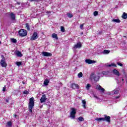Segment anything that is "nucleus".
<instances>
[{
	"mask_svg": "<svg viewBox=\"0 0 127 127\" xmlns=\"http://www.w3.org/2000/svg\"><path fill=\"white\" fill-rule=\"evenodd\" d=\"M33 107H34V98L31 97L29 99V111L30 113H32V109H33Z\"/></svg>",
	"mask_w": 127,
	"mask_h": 127,
	"instance_id": "f257e3e1",
	"label": "nucleus"
},
{
	"mask_svg": "<svg viewBox=\"0 0 127 127\" xmlns=\"http://www.w3.org/2000/svg\"><path fill=\"white\" fill-rule=\"evenodd\" d=\"M70 111H71L70 113L69 117H70V119L74 120L76 117V114L77 113V109L74 108H71Z\"/></svg>",
	"mask_w": 127,
	"mask_h": 127,
	"instance_id": "f03ea898",
	"label": "nucleus"
},
{
	"mask_svg": "<svg viewBox=\"0 0 127 127\" xmlns=\"http://www.w3.org/2000/svg\"><path fill=\"white\" fill-rule=\"evenodd\" d=\"M18 34L21 37H23L24 36H26L27 35V31L24 29H20L18 31Z\"/></svg>",
	"mask_w": 127,
	"mask_h": 127,
	"instance_id": "7ed1b4c3",
	"label": "nucleus"
},
{
	"mask_svg": "<svg viewBox=\"0 0 127 127\" xmlns=\"http://www.w3.org/2000/svg\"><path fill=\"white\" fill-rule=\"evenodd\" d=\"M1 57L2 59L1 60L0 64L1 67H6V66H7V64H6V63L5 62V58H4L3 55H1Z\"/></svg>",
	"mask_w": 127,
	"mask_h": 127,
	"instance_id": "20e7f679",
	"label": "nucleus"
},
{
	"mask_svg": "<svg viewBox=\"0 0 127 127\" xmlns=\"http://www.w3.org/2000/svg\"><path fill=\"white\" fill-rule=\"evenodd\" d=\"M46 100H47V98H46V95L43 93V95H42L41 99H40V103H45V102L46 101Z\"/></svg>",
	"mask_w": 127,
	"mask_h": 127,
	"instance_id": "39448f33",
	"label": "nucleus"
},
{
	"mask_svg": "<svg viewBox=\"0 0 127 127\" xmlns=\"http://www.w3.org/2000/svg\"><path fill=\"white\" fill-rule=\"evenodd\" d=\"M42 55L43 56H45L46 57H51V56H52V54L46 52H43L42 53Z\"/></svg>",
	"mask_w": 127,
	"mask_h": 127,
	"instance_id": "423d86ee",
	"label": "nucleus"
},
{
	"mask_svg": "<svg viewBox=\"0 0 127 127\" xmlns=\"http://www.w3.org/2000/svg\"><path fill=\"white\" fill-rule=\"evenodd\" d=\"M37 38H38V34L36 33V32H35L32 36L31 39V40H36V39H37Z\"/></svg>",
	"mask_w": 127,
	"mask_h": 127,
	"instance_id": "0eeeda50",
	"label": "nucleus"
},
{
	"mask_svg": "<svg viewBox=\"0 0 127 127\" xmlns=\"http://www.w3.org/2000/svg\"><path fill=\"white\" fill-rule=\"evenodd\" d=\"M91 78H94V81L98 82L100 79V76L98 75H95L94 74H92L91 75Z\"/></svg>",
	"mask_w": 127,
	"mask_h": 127,
	"instance_id": "6e6552de",
	"label": "nucleus"
},
{
	"mask_svg": "<svg viewBox=\"0 0 127 127\" xmlns=\"http://www.w3.org/2000/svg\"><path fill=\"white\" fill-rule=\"evenodd\" d=\"M85 62L87 64H93L94 63H96V61H93V60H90V59H86V60H85Z\"/></svg>",
	"mask_w": 127,
	"mask_h": 127,
	"instance_id": "1a4fd4ad",
	"label": "nucleus"
},
{
	"mask_svg": "<svg viewBox=\"0 0 127 127\" xmlns=\"http://www.w3.org/2000/svg\"><path fill=\"white\" fill-rule=\"evenodd\" d=\"M120 92L119 88H116L112 91V95H118Z\"/></svg>",
	"mask_w": 127,
	"mask_h": 127,
	"instance_id": "9d476101",
	"label": "nucleus"
},
{
	"mask_svg": "<svg viewBox=\"0 0 127 127\" xmlns=\"http://www.w3.org/2000/svg\"><path fill=\"white\" fill-rule=\"evenodd\" d=\"M97 90L102 91L103 93L105 92V88H103L101 85H97L96 87Z\"/></svg>",
	"mask_w": 127,
	"mask_h": 127,
	"instance_id": "9b49d317",
	"label": "nucleus"
},
{
	"mask_svg": "<svg viewBox=\"0 0 127 127\" xmlns=\"http://www.w3.org/2000/svg\"><path fill=\"white\" fill-rule=\"evenodd\" d=\"M107 122V123H111V117L105 115L104 118V122Z\"/></svg>",
	"mask_w": 127,
	"mask_h": 127,
	"instance_id": "f8f14e48",
	"label": "nucleus"
},
{
	"mask_svg": "<svg viewBox=\"0 0 127 127\" xmlns=\"http://www.w3.org/2000/svg\"><path fill=\"white\" fill-rule=\"evenodd\" d=\"M81 47H82V44L80 42L74 45L73 47L75 49H77V48H81Z\"/></svg>",
	"mask_w": 127,
	"mask_h": 127,
	"instance_id": "ddd939ff",
	"label": "nucleus"
},
{
	"mask_svg": "<svg viewBox=\"0 0 127 127\" xmlns=\"http://www.w3.org/2000/svg\"><path fill=\"white\" fill-rule=\"evenodd\" d=\"M9 15L11 20H15V14H14L13 13L11 12L9 14Z\"/></svg>",
	"mask_w": 127,
	"mask_h": 127,
	"instance_id": "4468645a",
	"label": "nucleus"
},
{
	"mask_svg": "<svg viewBox=\"0 0 127 127\" xmlns=\"http://www.w3.org/2000/svg\"><path fill=\"white\" fill-rule=\"evenodd\" d=\"M71 87L72 89H79V85L77 84L72 83Z\"/></svg>",
	"mask_w": 127,
	"mask_h": 127,
	"instance_id": "2eb2a0df",
	"label": "nucleus"
},
{
	"mask_svg": "<svg viewBox=\"0 0 127 127\" xmlns=\"http://www.w3.org/2000/svg\"><path fill=\"white\" fill-rule=\"evenodd\" d=\"M112 21L116 23H120L121 22V20L119 19H113L112 20Z\"/></svg>",
	"mask_w": 127,
	"mask_h": 127,
	"instance_id": "dca6fc26",
	"label": "nucleus"
},
{
	"mask_svg": "<svg viewBox=\"0 0 127 127\" xmlns=\"http://www.w3.org/2000/svg\"><path fill=\"white\" fill-rule=\"evenodd\" d=\"M52 37L53 38H55V39H56V40H58V36H57V34L53 33V34L52 35Z\"/></svg>",
	"mask_w": 127,
	"mask_h": 127,
	"instance_id": "f3484780",
	"label": "nucleus"
},
{
	"mask_svg": "<svg viewBox=\"0 0 127 127\" xmlns=\"http://www.w3.org/2000/svg\"><path fill=\"white\" fill-rule=\"evenodd\" d=\"M16 55L17 56V57H22V54H21V52L19 51L16 52Z\"/></svg>",
	"mask_w": 127,
	"mask_h": 127,
	"instance_id": "a211bd4d",
	"label": "nucleus"
},
{
	"mask_svg": "<svg viewBox=\"0 0 127 127\" xmlns=\"http://www.w3.org/2000/svg\"><path fill=\"white\" fill-rule=\"evenodd\" d=\"M113 73L114 74H115V75H116L117 76H120V72L116 69H114L113 70Z\"/></svg>",
	"mask_w": 127,
	"mask_h": 127,
	"instance_id": "6ab92c4d",
	"label": "nucleus"
},
{
	"mask_svg": "<svg viewBox=\"0 0 127 127\" xmlns=\"http://www.w3.org/2000/svg\"><path fill=\"white\" fill-rule=\"evenodd\" d=\"M49 83V80L45 79L44 82V85H45V86H48Z\"/></svg>",
	"mask_w": 127,
	"mask_h": 127,
	"instance_id": "aec40b11",
	"label": "nucleus"
},
{
	"mask_svg": "<svg viewBox=\"0 0 127 127\" xmlns=\"http://www.w3.org/2000/svg\"><path fill=\"white\" fill-rule=\"evenodd\" d=\"M122 17V18H123V19H127V13H126L124 12Z\"/></svg>",
	"mask_w": 127,
	"mask_h": 127,
	"instance_id": "412c9836",
	"label": "nucleus"
},
{
	"mask_svg": "<svg viewBox=\"0 0 127 127\" xmlns=\"http://www.w3.org/2000/svg\"><path fill=\"white\" fill-rule=\"evenodd\" d=\"M93 97H94L95 98V99H97V100H98V101L100 102H102V101H103V100L101 98H100L99 97H98V96H97V95H94Z\"/></svg>",
	"mask_w": 127,
	"mask_h": 127,
	"instance_id": "4be33fe9",
	"label": "nucleus"
},
{
	"mask_svg": "<svg viewBox=\"0 0 127 127\" xmlns=\"http://www.w3.org/2000/svg\"><path fill=\"white\" fill-rule=\"evenodd\" d=\"M82 103L83 104L82 107L84 108V109H86V100H83L82 101Z\"/></svg>",
	"mask_w": 127,
	"mask_h": 127,
	"instance_id": "5701e85b",
	"label": "nucleus"
},
{
	"mask_svg": "<svg viewBox=\"0 0 127 127\" xmlns=\"http://www.w3.org/2000/svg\"><path fill=\"white\" fill-rule=\"evenodd\" d=\"M96 120L98 122H101V121H103V122H105V118H99L96 119Z\"/></svg>",
	"mask_w": 127,
	"mask_h": 127,
	"instance_id": "b1692460",
	"label": "nucleus"
},
{
	"mask_svg": "<svg viewBox=\"0 0 127 127\" xmlns=\"http://www.w3.org/2000/svg\"><path fill=\"white\" fill-rule=\"evenodd\" d=\"M11 42H12V43H16V42H17V40H16V39L11 38Z\"/></svg>",
	"mask_w": 127,
	"mask_h": 127,
	"instance_id": "393cba45",
	"label": "nucleus"
},
{
	"mask_svg": "<svg viewBox=\"0 0 127 127\" xmlns=\"http://www.w3.org/2000/svg\"><path fill=\"white\" fill-rule=\"evenodd\" d=\"M103 54H109L110 51L105 50L103 52Z\"/></svg>",
	"mask_w": 127,
	"mask_h": 127,
	"instance_id": "a878e982",
	"label": "nucleus"
},
{
	"mask_svg": "<svg viewBox=\"0 0 127 127\" xmlns=\"http://www.w3.org/2000/svg\"><path fill=\"white\" fill-rule=\"evenodd\" d=\"M78 120L79 122H84V118L82 117H80L78 118Z\"/></svg>",
	"mask_w": 127,
	"mask_h": 127,
	"instance_id": "bb28decb",
	"label": "nucleus"
},
{
	"mask_svg": "<svg viewBox=\"0 0 127 127\" xmlns=\"http://www.w3.org/2000/svg\"><path fill=\"white\" fill-rule=\"evenodd\" d=\"M61 31H62V32H65V28L64 26H61Z\"/></svg>",
	"mask_w": 127,
	"mask_h": 127,
	"instance_id": "cd10ccee",
	"label": "nucleus"
},
{
	"mask_svg": "<svg viewBox=\"0 0 127 127\" xmlns=\"http://www.w3.org/2000/svg\"><path fill=\"white\" fill-rule=\"evenodd\" d=\"M7 125L8 126V127H11V126H12V123L10 121L8 122L7 123Z\"/></svg>",
	"mask_w": 127,
	"mask_h": 127,
	"instance_id": "c85d7f7f",
	"label": "nucleus"
},
{
	"mask_svg": "<svg viewBox=\"0 0 127 127\" xmlns=\"http://www.w3.org/2000/svg\"><path fill=\"white\" fill-rule=\"evenodd\" d=\"M26 28H27V30H28V31L30 30V28L29 27V25H28V24H26Z\"/></svg>",
	"mask_w": 127,
	"mask_h": 127,
	"instance_id": "c756f323",
	"label": "nucleus"
},
{
	"mask_svg": "<svg viewBox=\"0 0 127 127\" xmlns=\"http://www.w3.org/2000/svg\"><path fill=\"white\" fill-rule=\"evenodd\" d=\"M78 78H81V77H83V73L82 72H79L78 74Z\"/></svg>",
	"mask_w": 127,
	"mask_h": 127,
	"instance_id": "7c9ffc66",
	"label": "nucleus"
},
{
	"mask_svg": "<svg viewBox=\"0 0 127 127\" xmlns=\"http://www.w3.org/2000/svg\"><path fill=\"white\" fill-rule=\"evenodd\" d=\"M110 73V72H109V71H103L102 74H103V75H109V74Z\"/></svg>",
	"mask_w": 127,
	"mask_h": 127,
	"instance_id": "2f4dec72",
	"label": "nucleus"
},
{
	"mask_svg": "<svg viewBox=\"0 0 127 127\" xmlns=\"http://www.w3.org/2000/svg\"><path fill=\"white\" fill-rule=\"evenodd\" d=\"M91 87V84H87L86 88L87 89V90H89L90 89V88Z\"/></svg>",
	"mask_w": 127,
	"mask_h": 127,
	"instance_id": "473e14b6",
	"label": "nucleus"
},
{
	"mask_svg": "<svg viewBox=\"0 0 127 127\" xmlns=\"http://www.w3.org/2000/svg\"><path fill=\"white\" fill-rule=\"evenodd\" d=\"M99 12H98V11H95L94 12L93 14L94 15V16H97V15L98 14Z\"/></svg>",
	"mask_w": 127,
	"mask_h": 127,
	"instance_id": "72a5a7b5",
	"label": "nucleus"
},
{
	"mask_svg": "<svg viewBox=\"0 0 127 127\" xmlns=\"http://www.w3.org/2000/svg\"><path fill=\"white\" fill-rule=\"evenodd\" d=\"M29 93V92L28 91H27V90H25L23 91V94L24 95H27Z\"/></svg>",
	"mask_w": 127,
	"mask_h": 127,
	"instance_id": "f704fd0d",
	"label": "nucleus"
},
{
	"mask_svg": "<svg viewBox=\"0 0 127 127\" xmlns=\"http://www.w3.org/2000/svg\"><path fill=\"white\" fill-rule=\"evenodd\" d=\"M16 64L17 66H20L21 65V62H16Z\"/></svg>",
	"mask_w": 127,
	"mask_h": 127,
	"instance_id": "c9c22d12",
	"label": "nucleus"
},
{
	"mask_svg": "<svg viewBox=\"0 0 127 127\" xmlns=\"http://www.w3.org/2000/svg\"><path fill=\"white\" fill-rule=\"evenodd\" d=\"M107 66H108V67H112V66H114V67H116V64H109Z\"/></svg>",
	"mask_w": 127,
	"mask_h": 127,
	"instance_id": "e433bc0d",
	"label": "nucleus"
},
{
	"mask_svg": "<svg viewBox=\"0 0 127 127\" xmlns=\"http://www.w3.org/2000/svg\"><path fill=\"white\" fill-rule=\"evenodd\" d=\"M67 16H68V17H70V18H71V17H73V15H72V14L67 13Z\"/></svg>",
	"mask_w": 127,
	"mask_h": 127,
	"instance_id": "4c0bfd02",
	"label": "nucleus"
},
{
	"mask_svg": "<svg viewBox=\"0 0 127 127\" xmlns=\"http://www.w3.org/2000/svg\"><path fill=\"white\" fill-rule=\"evenodd\" d=\"M117 64H118V65H119V66H121V67H123V64H122V63H118Z\"/></svg>",
	"mask_w": 127,
	"mask_h": 127,
	"instance_id": "58836bf2",
	"label": "nucleus"
},
{
	"mask_svg": "<svg viewBox=\"0 0 127 127\" xmlns=\"http://www.w3.org/2000/svg\"><path fill=\"white\" fill-rule=\"evenodd\" d=\"M80 27V29H83V28L84 27V24H81Z\"/></svg>",
	"mask_w": 127,
	"mask_h": 127,
	"instance_id": "ea45409f",
	"label": "nucleus"
},
{
	"mask_svg": "<svg viewBox=\"0 0 127 127\" xmlns=\"http://www.w3.org/2000/svg\"><path fill=\"white\" fill-rule=\"evenodd\" d=\"M6 89V87H5V86H4V87L3 88V89H2L3 92H5Z\"/></svg>",
	"mask_w": 127,
	"mask_h": 127,
	"instance_id": "a19ab883",
	"label": "nucleus"
},
{
	"mask_svg": "<svg viewBox=\"0 0 127 127\" xmlns=\"http://www.w3.org/2000/svg\"><path fill=\"white\" fill-rule=\"evenodd\" d=\"M120 97H121V95H119V96H117V97H116L115 98V99H119V98H120Z\"/></svg>",
	"mask_w": 127,
	"mask_h": 127,
	"instance_id": "79ce46f5",
	"label": "nucleus"
},
{
	"mask_svg": "<svg viewBox=\"0 0 127 127\" xmlns=\"http://www.w3.org/2000/svg\"><path fill=\"white\" fill-rule=\"evenodd\" d=\"M6 103H8V99H6Z\"/></svg>",
	"mask_w": 127,
	"mask_h": 127,
	"instance_id": "37998d69",
	"label": "nucleus"
},
{
	"mask_svg": "<svg viewBox=\"0 0 127 127\" xmlns=\"http://www.w3.org/2000/svg\"><path fill=\"white\" fill-rule=\"evenodd\" d=\"M30 0V1H35L36 0Z\"/></svg>",
	"mask_w": 127,
	"mask_h": 127,
	"instance_id": "c03bdc74",
	"label": "nucleus"
},
{
	"mask_svg": "<svg viewBox=\"0 0 127 127\" xmlns=\"http://www.w3.org/2000/svg\"><path fill=\"white\" fill-rule=\"evenodd\" d=\"M60 85H61V86H62V82H60Z\"/></svg>",
	"mask_w": 127,
	"mask_h": 127,
	"instance_id": "a18cd8bd",
	"label": "nucleus"
},
{
	"mask_svg": "<svg viewBox=\"0 0 127 127\" xmlns=\"http://www.w3.org/2000/svg\"><path fill=\"white\" fill-rule=\"evenodd\" d=\"M17 4H20V2H17Z\"/></svg>",
	"mask_w": 127,
	"mask_h": 127,
	"instance_id": "49530a36",
	"label": "nucleus"
},
{
	"mask_svg": "<svg viewBox=\"0 0 127 127\" xmlns=\"http://www.w3.org/2000/svg\"><path fill=\"white\" fill-rule=\"evenodd\" d=\"M15 118H16V115H14Z\"/></svg>",
	"mask_w": 127,
	"mask_h": 127,
	"instance_id": "de8ad7c7",
	"label": "nucleus"
},
{
	"mask_svg": "<svg viewBox=\"0 0 127 127\" xmlns=\"http://www.w3.org/2000/svg\"><path fill=\"white\" fill-rule=\"evenodd\" d=\"M122 81H124V79L123 78H122Z\"/></svg>",
	"mask_w": 127,
	"mask_h": 127,
	"instance_id": "09e8293b",
	"label": "nucleus"
},
{
	"mask_svg": "<svg viewBox=\"0 0 127 127\" xmlns=\"http://www.w3.org/2000/svg\"><path fill=\"white\" fill-rule=\"evenodd\" d=\"M1 44V42H0V44Z\"/></svg>",
	"mask_w": 127,
	"mask_h": 127,
	"instance_id": "8fccbe9b",
	"label": "nucleus"
},
{
	"mask_svg": "<svg viewBox=\"0 0 127 127\" xmlns=\"http://www.w3.org/2000/svg\"><path fill=\"white\" fill-rule=\"evenodd\" d=\"M23 84H24V82L23 81Z\"/></svg>",
	"mask_w": 127,
	"mask_h": 127,
	"instance_id": "3c124183",
	"label": "nucleus"
},
{
	"mask_svg": "<svg viewBox=\"0 0 127 127\" xmlns=\"http://www.w3.org/2000/svg\"><path fill=\"white\" fill-rule=\"evenodd\" d=\"M43 106H41V108H42Z\"/></svg>",
	"mask_w": 127,
	"mask_h": 127,
	"instance_id": "603ef678",
	"label": "nucleus"
}]
</instances>
